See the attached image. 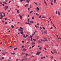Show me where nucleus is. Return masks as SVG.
Wrapping results in <instances>:
<instances>
[{
    "mask_svg": "<svg viewBox=\"0 0 61 61\" xmlns=\"http://www.w3.org/2000/svg\"><path fill=\"white\" fill-rule=\"evenodd\" d=\"M44 40H41V41H47V39L46 38V37H44Z\"/></svg>",
    "mask_w": 61,
    "mask_h": 61,
    "instance_id": "1",
    "label": "nucleus"
},
{
    "mask_svg": "<svg viewBox=\"0 0 61 61\" xmlns=\"http://www.w3.org/2000/svg\"><path fill=\"white\" fill-rule=\"evenodd\" d=\"M18 29V30L20 32H24V31H23V30H22L20 29Z\"/></svg>",
    "mask_w": 61,
    "mask_h": 61,
    "instance_id": "2",
    "label": "nucleus"
},
{
    "mask_svg": "<svg viewBox=\"0 0 61 61\" xmlns=\"http://www.w3.org/2000/svg\"><path fill=\"white\" fill-rule=\"evenodd\" d=\"M4 8L5 9V10H6L7 9H8V6H6L4 7Z\"/></svg>",
    "mask_w": 61,
    "mask_h": 61,
    "instance_id": "3",
    "label": "nucleus"
},
{
    "mask_svg": "<svg viewBox=\"0 0 61 61\" xmlns=\"http://www.w3.org/2000/svg\"><path fill=\"white\" fill-rule=\"evenodd\" d=\"M53 51L54 53L56 54V50H53Z\"/></svg>",
    "mask_w": 61,
    "mask_h": 61,
    "instance_id": "4",
    "label": "nucleus"
},
{
    "mask_svg": "<svg viewBox=\"0 0 61 61\" xmlns=\"http://www.w3.org/2000/svg\"><path fill=\"white\" fill-rule=\"evenodd\" d=\"M0 16L1 17H0V19H2V18H3V17H4V16H3L1 15V14H0Z\"/></svg>",
    "mask_w": 61,
    "mask_h": 61,
    "instance_id": "5",
    "label": "nucleus"
},
{
    "mask_svg": "<svg viewBox=\"0 0 61 61\" xmlns=\"http://www.w3.org/2000/svg\"><path fill=\"white\" fill-rule=\"evenodd\" d=\"M0 14L1 15H3V14H4V13L3 12H0Z\"/></svg>",
    "mask_w": 61,
    "mask_h": 61,
    "instance_id": "6",
    "label": "nucleus"
},
{
    "mask_svg": "<svg viewBox=\"0 0 61 61\" xmlns=\"http://www.w3.org/2000/svg\"><path fill=\"white\" fill-rule=\"evenodd\" d=\"M40 53H41V52H37L36 53V54L38 55H39L40 54Z\"/></svg>",
    "mask_w": 61,
    "mask_h": 61,
    "instance_id": "7",
    "label": "nucleus"
},
{
    "mask_svg": "<svg viewBox=\"0 0 61 61\" xmlns=\"http://www.w3.org/2000/svg\"><path fill=\"white\" fill-rule=\"evenodd\" d=\"M26 50H27L26 49H25V48H24L23 49V51H26Z\"/></svg>",
    "mask_w": 61,
    "mask_h": 61,
    "instance_id": "8",
    "label": "nucleus"
},
{
    "mask_svg": "<svg viewBox=\"0 0 61 61\" xmlns=\"http://www.w3.org/2000/svg\"><path fill=\"white\" fill-rule=\"evenodd\" d=\"M4 51L5 52V54H9V53L7 52L5 50H4Z\"/></svg>",
    "mask_w": 61,
    "mask_h": 61,
    "instance_id": "9",
    "label": "nucleus"
},
{
    "mask_svg": "<svg viewBox=\"0 0 61 61\" xmlns=\"http://www.w3.org/2000/svg\"><path fill=\"white\" fill-rule=\"evenodd\" d=\"M3 3L4 4H5V5H7V3H6L5 2H3Z\"/></svg>",
    "mask_w": 61,
    "mask_h": 61,
    "instance_id": "10",
    "label": "nucleus"
},
{
    "mask_svg": "<svg viewBox=\"0 0 61 61\" xmlns=\"http://www.w3.org/2000/svg\"><path fill=\"white\" fill-rule=\"evenodd\" d=\"M30 23H34V21H30Z\"/></svg>",
    "mask_w": 61,
    "mask_h": 61,
    "instance_id": "11",
    "label": "nucleus"
},
{
    "mask_svg": "<svg viewBox=\"0 0 61 61\" xmlns=\"http://www.w3.org/2000/svg\"><path fill=\"white\" fill-rule=\"evenodd\" d=\"M23 37H24V38H25L26 39V37H25V35L24 34L23 35Z\"/></svg>",
    "mask_w": 61,
    "mask_h": 61,
    "instance_id": "12",
    "label": "nucleus"
},
{
    "mask_svg": "<svg viewBox=\"0 0 61 61\" xmlns=\"http://www.w3.org/2000/svg\"><path fill=\"white\" fill-rule=\"evenodd\" d=\"M17 12L19 14V10H18L17 11Z\"/></svg>",
    "mask_w": 61,
    "mask_h": 61,
    "instance_id": "13",
    "label": "nucleus"
},
{
    "mask_svg": "<svg viewBox=\"0 0 61 61\" xmlns=\"http://www.w3.org/2000/svg\"><path fill=\"white\" fill-rule=\"evenodd\" d=\"M31 44H32V45H34V44H35V43L34 42H32L31 43Z\"/></svg>",
    "mask_w": 61,
    "mask_h": 61,
    "instance_id": "14",
    "label": "nucleus"
},
{
    "mask_svg": "<svg viewBox=\"0 0 61 61\" xmlns=\"http://www.w3.org/2000/svg\"><path fill=\"white\" fill-rule=\"evenodd\" d=\"M41 32H42V34H43V33H44L43 31L42 30H41Z\"/></svg>",
    "mask_w": 61,
    "mask_h": 61,
    "instance_id": "15",
    "label": "nucleus"
},
{
    "mask_svg": "<svg viewBox=\"0 0 61 61\" xmlns=\"http://www.w3.org/2000/svg\"><path fill=\"white\" fill-rule=\"evenodd\" d=\"M11 27L13 28H15V27H14V26H13V25H11Z\"/></svg>",
    "mask_w": 61,
    "mask_h": 61,
    "instance_id": "16",
    "label": "nucleus"
},
{
    "mask_svg": "<svg viewBox=\"0 0 61 61\" xmlns=\"http://www.w3.org/2000/svg\"><path fill=\"white\" fill-rule=\"evenodd\" d=\"M35 27H36V28H37L38 27V26H37L36 25H35Z\"/></svg>",
    "mask_w": 61,
    "mask_h": 61,
    "instance_id": "17",
    "label": "nucleus"
},
{
    "mask_svg": "<svg viewBox=\"0 0 61 61\" xmlns=\"http://www.w3.org/2000/svg\"><path fill=\"white\" fill-rule=\"evenodd\" d=\"M45 58V57H41V59H43V58Z\"/></svg>",
    "mask_w": 61,
    "mask_h": 61,
    "instance_id": "18",
    "label": "nucleus"
},
{
    "mask_svg": "<svg viewBox=\"0 0 61 61\" xmlns=\"http://www.w3.org/2000/svg\"><path fill=\"white\" fill-rule=\"evenodd\" d=\"M58 14L59 15H60V12L59 11L58 12Z\"/></svg>",
    "mask_w": 61,
    "mask_h": 61,
    "instance_id": "19",
    "label": "nucleus"
},
{
    "mask_svg": "<svg viewBox=\"0 0 61 61\" xmlns=\"http://www.w3.org/2000/svg\"><path fill=\"white\" fill-rule=\"evenodd\" d=\"M11 54H12V55H15V53H11Z\"/></svg>",
    "mask_w": 61,
    "mask_h": 61,
    "instance_id": "20",
    "label": "nucleus"
},
{
    "mask_svg": "<svg viewBox=\"0 0 61 61\" xmlns=\"http://www.w3.org/2000/svg\"><path fill=\"white\" fill-rule=\"evenodd\" d=\"M20 33L21 34V35H23L24 34V33H23V32H21Z\"/></svg>",
    "mask_w": 61,
    "mask_h": 61,
    "instance_id": "21",
    "label": "nucleus"
},
{
    "mask_svg": "<svg viewBox=\"0 0 61 61\" xmlns=\"http://www.w3.org/2000/svg\"><path fill=\"white\" fill-rule=\"evenodd\" d=\"M32 12H33V11H31L29 13L30 14L31 13H32Z\"/></svg>",
    "mask_w": 61,
    "mask_h": 61,
    "instance_id": "22",
    "label": "nucleus"
},
{
    "mask_svg": "<svg viewBox=\"0 0 61 61\" xmlns=\"http://www.w3.org/2000/svg\"><path fill=\"white\" fill-rule=\"evenodd\" d=\"M20 29H21V30H23V28H22V27H20Z\"/></svg>",
    "mask_w": 61,
    "mask_h": 61,
    "instance_id": "23",
    "label": "nucleus"
},
{
    "mask_svg": "<svg viewBox=\"0 0 61 61\" xmlns=\"http://www.w3.org/2000/svg\"><path fill=\"white\" fill-rule=\"evenodd\" d=\"M38 43H41V41H38Z\"/></svg>",
    "mask_w": 61,
    "mask_h": 61,
    "instance_id": "24",
    "label": "nucleus"
},
{
    "mask_svg": "<svg viewBox=\"0 0 61 61\" xmlns=\"http://www.w3.org/2000/svg\"><path fill=\"white\" fill-rule=\"evenodd\" d=\"M51 59H53V56H51Z\"/></svg>",
    "mask_w": 61,
    "mask_h": 61,
    "instance_id": "25",
    "label": "nucleus"
},
{
    "mask_svg": "<svg viewBox=\"0 0 61 61\" xmlns=\"http://www.w3.org/2000/svg\"><path fill=\"white\" fill-rule=\"evenodd\" d=\"M36 10L37 11V12H39V10H38L37 9H36Z\"/></svg>",
    "mask_w": 61,
    "mask_h": 61,
    "instance_id": "26",
    "label": "nucleus"
},
{
    "mask_svg": "<svg viewBox=\"0 0 61 61\" xmlns=\"http://www.w3.org/2000/svg\"><path fill=\"white\" fill-rule=\"evenodd\" d=\"M42 28H43V29H44V30H46V29H45V28L44 27H43Z\"/></svg>",
    "mask_w": 61,
    "mask_h": 61,
    "instance_id": "27",
    "label": "nucleus"
},
{
    "mask_svg": "<svg viewBox=\"0 0 61 61\" xmlns=\"http://www.w3.org/2000/svg\"><path fill=\"white\" fill-rule=\"evenodd\" d=\"M31 41H32V37H31Z\"/></svg>",
    "mask_w": 61,
    "mask_h": 61,
    "instance_id": "28",
    "label": "nucleus"
},
{
    "mask_svg": "<svg viewBox=\"0 0 61 61\" xmlns=\"http://www.w3.org/2000/svg\"><path fill=\"white\" fill-rule=\"evenodd\" d=\"M20 18H21V19H22V18H23V17H22L21 16H20Z\"/></svg>",
    "mask_w": 61,
    "mask_h": 61,
    "instance_id": "29",
    "label": "nucleus"
},
{
    "mask_svg": "<svg viewBox=\"0 0 61 61\" xmlns=\"http://www.w3.org/2000/svg\"><path fill=\"white\" fill-rule=\"evenodd\" d=\"M46 46L47 47H48V45H46Z\"/></svg>",
    "mask_w": 61,
    "mask_h": 61,
    "instance_id": "30",
    "label": "nucleus"
},
{
    "mask_svg": "<svg viewBox=\"0 0 61 61\" xmlns=\"http://www.w3.org/2000/svg\"><path fill=\"white\" fill-rule=\"evenodd\" d=\"M51 52L52 53V54H54V52H52L51 51Z\"/></svg>",
    "mask_w": 61,
    "mask_h": 61,
    "instance_id": "31",
    "label": "nucleus"
},
{
    "mask_svg": "<svg viewBox=\"0 0 61 61\" xmlns=\"http://www.w3.org/2000/svg\"><path fill=\"white\" fill-rule=\"evenodd\" d=\"M22 48H24V47H25V46H22Z\"/></svg>",
    "mask_w": 61,
    "mask_h": 61,
    "instance_id": "32",
    "label": "nucleus"
},
{
    "mask_svg": "<svg viewBox=\"0 0 61 61\" xmlns=\"http://www.w3.org/2000/svg\"><path fill=\"white\" fill-rule=\"evenodd\" d=\"M51 5H53V3L52 2V1L51 2Z\"/></svg>",
    "mask_w": 61,
    "mask_h": 61,
    "instance_id": "33",
    "label": "nucleus"
},
{
    "mask_svg": "<svg viewBox=\"0 0 61 61\" xmlns=\"http://www.w3.org/2000/svg\"><path fill=\"white\" fill-rule=\"evenodd\" d=\"M34 3L36 5H37V3L36 2H34Z\"/></svg>",
    "mask_w": 61,
    "mask_h": 61,
    "instance_id": "34",
    "label": "nucleus"
},
{
    "mask_svg": "<svg viewBox=\"0 0 61 61\" xmlns=\"http://www.w3.org/2000/svg\"><path fill=\"white\" fill-rule=\"evenodd\" d=\"M37 10H39V8L38 7H37Z\"/></svg>",
    "mask_w": 61,
    "mask_h": 61,
    "instance_id": "35",
    "label": "nucleus"
},
{
    "mask_svg": "<svg viewBox=\"0 0 61 61\" xmlns=\"http://www.w3.org/2000/svg\"><path fill=\"white\" fill-rule=\"evenodd\" d=\"M34 46H35V45H33V46L32 47V48H33V47H34Z\"/></svg>",
    "mask_w": 61,
    "mask_h": 61,
    "instance_id": "36",
    "label": "nucleus"
},
{
    "mask_svg": "<svg viewBox=\"0 0 61 61\" xmlns=\"http://www.w3.org/2000/svg\"><path fill=\"white\" fill-rule=\"evenodd\" d=\"M23 0H21L20 1V2H23Z\"/></svg>",
    "mask_w": 61,
    "mask_h": 61,
    "instance_id": "37",
    "label": "nucleus"
},
{
    "mask_svg": "<svg viewBox=\"0 0 61 61\" xmlns=\"http://www.w3.org/2000/svg\"><path fill=\"white\" fill-rule=\"evenodd\" d=\"M45 4L46 5H47V3H46H46H45Z\"/></svg>",
    "mask_w": 61,
    "mask_h": 61,
    "instance_id": "38",
    "label": "nucleus"
},
{
    "mask_svg": "<svg viewBox=\"0 0 61 61\" xmlns=\"http://www.w3.org/2000/svg\"><path fill=\"white\" fill-rule=\"evenodd\" d=\"M2 55H5V54L4 53H2Z\"/></svg>",
    "mask_w": 61,
    "mask_h": 61,
    "instance_id": "39",
    "label": "nucleus"
},
{
    "mask_svg": "<svg viewBox=\"0 0 61 61\" xmlns=\"http://www.w3.org/2000/svg\"><path fill=\"white\" fill-rule=\"evenodd\" d=\"M54 3H56V0H54Z\"/></svg>",
    "mask_w": 61,
    "mask_h": 61,
    "instance_id": "40",
    "label": "nucleus"
},
{
    "mask_svg": "<svg viewBox=\"0 0 61 61\" xmlns=\"http://www.w3.org/2000/svg\"><path fill=\"white\" fill-rule=\"evenodd\" d=\"M33 39V40H34V41H36V39Z\"/></svg>",
    "mask_w": 61,
    "mask_h": 61,
    "instance_id": "41",
    "label": "nucleus"
},
{
    "mask_svg": "<svg viewBox=\"0 0 61 61\" xmlns=\"http://www.w3.org/2000/svg\"><path fill=\"white\" fill-rule=\"evenodd\" d=\"M36 15H38V14H37V13H36Z\"/></svg>",
    "mask_w": 61,
    "mask_h": 61,
    "instance_id": "42",
    "label": "nucleus"
},
{
    "mask_svg": "<svg viewBox=\"0 0 61 61\" xmlns=\"http://www.w3.org/2000/svg\"><path fill=\"white\" fill-rule=\"evenodd\" d=\"M5 1L6 2H8V0H6Z\"/></svg>",
    "mask_w": 61,
    "mask_h": 61,
    "instance_id": "43",
    "label": "nucleus"
},
{
    "mask_svg": "<svg viewBox=\"0 0 61 61\" xmlns=\"http://www.w3.org/2000/svg\"><path fill=\"white\" fill-rule=\"evenodd\" d=\"M34 57V56H31V57L32 58V57Z\"/></svg>",
    "mask_w": 61,
    "mask_h": 61,
    "instance_id": "44",
    "label": "nucleus"
},
{
    "mask_svg": "<svg viewBox=\"0 0 61 61\" xmlns=\"http://www.w3.org/2000/svg\"><path fill=\"white\" fill-rule=\"evenodd\" d=\"M3 14H4L3 16H5V14L4 13Z\"/></svg>",
    "mask_w": 61,
    "mask_h": 61,
    "instance_id": "45",
    "label": "nucleus"
},
{
    "mask_svg": "<svg viewBox=\"0 0 61 61\" xmlns=\"http://www.w3.org/2000/svg\"><path fill=\"white\" fill-rule=\"evenodd\" d=\"M30 1V0H28L27 1V3H29V2Z\"/></svg>",
    "mask_w": 61,
    "mask_h": 61,
    "instance_id": "46",
    "label": "nucleus"
},
{
    "mask_svg": "<svg viewBox=\"0 0 61 61\" xmlns=\"http://www.w3.org/2000/svg\"><path fill=\"white\" fill-rule=\"evenodd\" d=\"M0 4H1V5L3 4L2 3V2H0Z\"/></svg>",
    "mask_w": 61,
    "mask_h": 61,
    "instance_id": "47",
    "label": "nucleus"
},
{
    "mask_svg": "<svg viewBox=\"0 0 61 61\" xmlns=\"http://www.w3.org/2000/svg\"><path fill=\"white\" fill-rule=\"evenodd\" d=\"M37 25H39V24L38 23H37Z\"/></svg>",
    "mask_w": 61,
    "mask_h": 61,
    "instance_id": "48",
    "label": "nucleus"
},
{
    "mask_svg": "<svg viewBox=\"0 0 61 61\" xmlns=\"http://www.w3.org/2000/svg\"><path fill=\"white\" fill-rule=\"evenodd\" d=\"M51 29H53V27H51L50 28Z\"/></svg>",
    "mask_w": 61,
    "mask_h": 61,
    "instance_id": "49",
    "label": "nucleus"
},
{
    "mask_svg": "<svg viewBox=\"0 0 61 61\" xmlns=\"http://www.w3.org/2000/svg\"><path fill=\"white\" fill-rule=\"evenodd\" d=\"M28 24L29 25H31V24H30L29 22L28 23Z\"/></svg>",
    "mask_w": 61,
    "mask_h": 61,
    "instance_id": "50",
    "label": "nucleus"
},
{
    "mask_svg": "<svg viewBox=\"0 0 61 61\" xmlns=\"http://www.w3.org/2000/svg\"><path fill=\"white\" fill-rule=\"evenodd\" d=\"M39 49L40 50H42V49H41V47H40L39 48Z\"/></svg>",
    "mask_w": 61,
    "mask_h": 61,
    "instance_id": "51",
    "label": "nucleus"
},
{
    "mask_svg": "<svg viewBox=\"0 0 61 61\" xmlns=\"http://www.w3.org/2000/svg\"><path fill=\"white\" fill-rule=\"evenodd\" d=\"M9 59H11V57H9Z\"/></svg>",
    "mask_w": 61,
    "mask_h": 61,
    "instance_id": "52",
    "label": "nucleus"
},
{
    "mask_svg": "<svg viewBox=\"0 0 61 61\" xmlns=\"http://www.w3.org/2000/svg\"><path fill=\"white\" fill-rule=\"evenodd\" d=\"M26 56H28V54L26 53L25 54Z\"/></svg>",
    "mask_w": 61,
    "mask_h": 61,
    "instance_id": "53",
    "label": "nucleus"
},
{
    "mask_svg": "<svg viewBox=\"0 0 61 61\" xmlns=\"http://www.w3.org/2000/svg\"><path fill=\"white\" fill-rule=\"evenodd\" d=\"M44 2L45 3H46V2L45 1V0H44Z\"/></svg>",
    "mask_w": 61,
    "mask_h": 61,
    "instance_id": "54",
    "label": "nucleus"
},
{
    "mask_svg": "<svg viewBox=\"0 0 61 61\" xmlns=\"http://www.w3.org/2000/svg\"><path fill=\"white\" fill-rule=\"evenodd\" d=\"M4 19H5V20H6V19H7V18H4Z\"/></svg>",
    "mask_w": 61,
    "mask_h": 61,
    "instance_id": "55",
    "label": "nucleus"
},
{
    "mask_svg": "<svg viewBox=\"0 0 61 61\" xmlns=\"http://www.w3.org/2000/svg\"><path fill=\"white\" fill-rule=\"evenodd\" d=\"M32 19H34V17L33 16L32 17Z\"/></svg>",
    "mask_w": 61,
    "mask_h": 61,
    "instance_id": "56",
    "label": "nucleus"
},
{
    "mask_svg": "<svg viewBox=\"0 0 61 61\" xmlns=\"http://www.w3.org/2000/svg\"><path fill=\"white\" fill-rule=\"evenodd\" d=\"M42 17V18H46V17Z\"/></svg>",
    "mask_w": 61,
    "mask_h": 61,
    "instance_id": "57",
    "label": "nucleus"
},
{
    "mask_svg": "<svg viewBox=\"0 0 61 61\" xmlns=\"http://www.w3.org/2000/svg\"><path fill=\"white\" fill-rule=\"evenodd\" d=\"M2 59H5V58L4 57H2Z\"/></svg>",
    "mask_w": 61,
    "mask_h": 61,
    "instance_id": "58",
    "label": "nucleus"
},
{
    "mask_svg": "<svg viewBox=\"0 0 61 61\" xmlns=\"http://www.w3.org/2000/svg\"><path fill=\"white\" fill-rule=\"evenodd\" d=\"M2 5L3 6H4L5 5L4 4H2Z\"/></svg>",
    "mask_w": 61,
    "mask_h": 61,
    "instance_id": "59",
    "label": "nucleus"
},
{
    "mask_svg": "<svg viewBox=\"0 0 61 61\" xmlns=\"http://www.w3.org/2000/svg\"><path fill=\"white\" fill-rule=\"evenodd\" d=\"M5 24H7V22H5Z\"/></svg>",
    "mask_w": 61,
    "mask_h": 61,
    "instance_id": "60",
    "label": "nucleus"
},
{
    "mask_svg": "<svg viewBox=\"0 0 61 61\" xmlns=\"http://www.w3.org/2000/svg\"><path fill=\"white\" fill-rule=\"evenodd\" d=\"M28 36V35H27L25 36V37H27Z\"/></svg>",
    "mask_w": 61,
    "mask_h": 61,
    "instance_id": "61",
    "label": "nucleus"
},
{
    "mask_svg": "<svg viewBox=\"0 0 61 61\" xmlns=\"http://www.w3.org/2000/svg\"><path fill=\"white\" fill-rule=\"evenodd\" d=\"M24 54H25V53H22V55H24Z\"/></svg>",
    "mask_w": 61,
    "mask_h": 61,
    "instance_id": "62",
    "label": "nucleus"
},
{
    "mask_svg": "<svg viewBox=\"0 0 61 61\" xmlns=\"http://www.w3.org/2000/svg\"><path fill=\"white\" fill-rule=\"evenodd\" d=\"M44 49L45 50H46V48H45Z\"/></svg>",
    "mask_w": 61,
    "mask_h": 61,
    "instance_id": "63",
    "label": "nucleus"
},
{
    "mask_svg": "<svg viewBox=\"0 0 61 61\" xmlns=\"http://www.w3.org/2000/svg\"><path fill=\"white\" fill-rule=\"evenodd\" d=\"M24 59H22L21 60V61H23V60H24Z\"/></svg>",
    "mask_w": 61,
    "mask_h": 61,
    "instance_id": "64",
    "label": "nucleus"
}]
</instances>
